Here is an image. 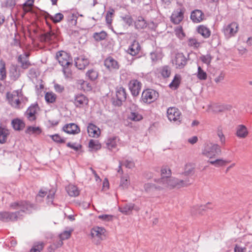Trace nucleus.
Listing matches in <instances>:
<instances>
[{"instance_id":"1","label":"nucleus","mask_w":252,"mask_h":252,"mask_svg":"<svg viewBox=\"0 0 252 252\" xmlns=\"http://www.w3.org/2000/svg\"><path fill=\"white\" fill-rule=\"evenodd\" d=\"M56 59L63 67V72L66 78H70L72 74V60L69 54L64 51L56 53Z\"/></svg>"},{"instance_id":"2","label":"nucleus","mask_w":252,"mask_h":252,"mask_svg":"<svg viewBox=\"0 0 252 252\" xmlns=\"http://www.w3.org/2000/svg\"><path fill=\"white\" fill-rule=\"evenodd\" d=\"M163 180H159V185L157 187L158 188L161 189L180 188L189 185V180H179L171 177V176L169 178H163Z\"/></svg>"},{"instance_id":"3","label":"nucleus","mask_w":252,"mask_h":252,"mask_svg":"<svg viewBox=\"0 0 252 252\" xmlns=\"http://www.w3.org/2000/svg\"><path fill=\"white\" fill-rule=\"evenodd\" d=\"M219 150L218 145L212 143H207L204 146L202 150V154L210 158L209 162L216 166H219L220 164V159L217 158V151Z\"/></svg>"},{"instance_id":"4","label":"nucleus","mask_w":252,"mask_h":252,"mask_svg":"<svg viewBox=\"0 0 252 252\" xmlns=\"http://www.w3.org/2000/svg\"><path fill=\"white\" fill-rule=\"evenodd\" d=\"M90 235L92 242L98 245L105 239L106 230L102 227L94 226L91 229Z\"/></svg>"},{"instance_id":"5","label":"nucleus","mask_w":252,"mask_h":252,"mask_svg":"<svg viewBox=\"0 0 252 252\" xmlns=\"http://www.w3.org/2000/svg\"><path fill=\"white\" fill-rule=\"evenodd\" d=\"M158 94L153 89L143 91L141 95V101L145 103L150 104L155 101L158 97Z\"/></svg>"},{"instance_id":"6","label":"nucleus","mask_w":252,"mask_h":252,"mask_svg":"<svg viewBox=\"0 0 252 252\" xmlns=\"http://www.w3.org/2000/svg\"><path fill=\"white\" fill-rule=\"evenodd\" d=\"M168 119L174 122H180L182 119L181 112L175 107L168 108L166 112Z\"/></svg>"},{"instance_id":"7","label":"nucleus","mask_w":252,"mask_h":252,"mask_svg":"<svg viewBox=\"0 0 252 252\" xmlns=\"http://www.w3.org/2000/svg\"><path fill=\"white\" fill-rule=\"evenodd\" d=\"M187 59L181 53H177L172 60L173 65L177 69H182L187 64Z\"/></svg>"},{"instance_id":"8","label":"nucleus","mask_w":252,"mask_h":252,"mask_svg":"<svg viewBox=\"0 0 252 252\" xmlns=\"http://www.w3.org/2000/svg\"><path fill=\"white\" fill-rule=\"evenodd\" d=\"M7 96L9 103L13 107L16 108L20 107V99L22 98L21 92L15 91L11 93H7Z\"/></svg>"},{"instance_id":"9","label":"nucleus","mask_w":252,"mask_h":252,"mask_svg":"<svg viewBox=\"0 0 252 252\" xmlns=\"http://www.w3.org/2000/svg\"><path fill=\"white\" fill-rule=\"evenodd\" d=\"M33 207V205L26 201H20L11 203L10 208L12 210H19L25 212L31 210Z\"/></svg>"},{"instance_id":"10","label":"nucleus","mask_w":252,"mask_h":252,"mask_svg":"<svg viewBox=\"0 0 252 252\" xmlns=\"http://www.w3.org/2000/svg\"><path fill=\"white\" fill-rule=\"evenodd\" d=\"M239 25L238 23L233 22L223 29V33L226 38L234 36L238 32Z\"/></svg>"},{"instance_id":"11","label":"nucleus","mask_w":252,"mask_h":252,"mask_svg":"<svg viewBox=\"0 0 252 252\" xmlns=\"http://www.w3.org/2000/svg\"><path fill=\"white\" fill-rule=\"evenodd\" d=\"M88 98L83 94H78L74 96L73 103L77 108H83L88 106Z\"/></svg>"},{"instance_id":"12","label":"nucleus","mask_w":252,"mask_h":252,"mask_svg":"<svg viewBox=\"0 0 252 252\" xmlns=\"http://www.w3.org/2000/svg\"><path fill=\"white\" fill-rule=\"evenodd\" d=\"M128 89L133 96L139 95L142 88V83L137 79H132L128 83Z\"/></svg>"},{"instance_id":"13","label":"nucleus","mask_w":252,"mask_h":252,"mask_svg":"<svg viewBox=\"0 0 252 252\" xmlns=\"http://www.w3.org/2000/svg\"><path fill=\"white\" fill-rule=\"evenodd\" d=\"M104 65L107 69L110 71L118 70L120 67L118 62L112 57H108L105 59Z\"/></svg>"},{"instance_id":"14","label":"nucleus","mask_w":252,"mask_h":252,"mask_svg":"<svg viewBox=\"0 0 252 252\" xmlns=\"http://www.w3.org/2000/svg\"><path fill=\"white\" fill-rule=\"evenodd\" d=\"M184 10L183 8H178L175 10L171 17L170 20L174 24H180L184 19Z\"/></svg>"},{"instance_id":"15","label":"nucleus","mask_w":252,"mask_h":252,"mask_svg":"<svg viewBox=\"0 0 252 252\" xmlns=\"http://www.w3.org/2000/svg\"><path fill=\"white\" fill-rule=\"evenodd\" d=\"M39 110V107L37 104L31 105L26 112L28 120L31 122L35 121Z\"/></svg>"},{"instance_id":"16","label":"nucleus","mask_w":252,"mask_h":252,"mask_svg":"<svg viewBox=\"0 0 252 252\" xmlns=\"http://www.w3.org/2000/svg\"><path fill=\"white\" fill-rule=\"evenodd\" d=\"M210 204H211L208 203L205 205H194L190 208V213L194 217L202 216L205 212L207 206Z\"/></svg>"},{"instance_id":"17","label":"nucleus","mask_w":252,"mask_h":252,"mask_svg":"<svg viewBox=\"0 0 252 252\" xmlns=\"http://www.w3.org/2000/svg\"><path fill=\"white\" fill-rule=\"evenodd\" d=\"M116 96L118 101V104L121 105L122 102L126 99V89L123 87H117L116 89Z\"/></svg>"},{"instance_id":"18","label":"nucleus","mask_w":252,"mask_h":252,"mask_svg":"<svg viewBox=\"0 0 252 252\" xmlns=\"http://www.w3.org/2000/svg\"><path fill=\"white\" fill-rule=\"evenodd\" d=\"M73 231V229H70L68 231H64L60 235V240L59 242L57 244H54L51 247H54V249H57L62 247L63 245V241L69 239Z\"/></svg>"},{"instance_id":"19","label":"nucleus","mask_w":252,"mask_h":252,"mask_svg":"<svg viewBox=\"0 0 252 252\" xmlns=\"http://www.w3.org/2000/svg\"><path fill=\"white\" fill-rule=\"evenodd\" d=\"M190 19L193 23H198L205 19V15L201 10L196 9L191 12Z\"/></svg>"},{"instance_id":"20","label":"nucleus","mask_w":252,"mask_h":252,"mask_svg":"<svg viewBox=\"0 0 252 252\" xmlns=\"http://www.w3.org/2000/svg\"><path fill=\"white\" fill-rule=\"evenodd\" d=\"M19 212L9 213L8 212H0V220L4 221L15 220L17 218V213Z\"/></svg>"},{"instance_id":"21","label":"nucleus","mask_w":252,"mask_h":252,"mask_svg":"<svg viewBox=\"0 0 252 252\" xmlns=\"http://www.w3.org/2000/svg\"><path fill=\"white\" fill-rule=\"evenodd\" d=\"M76 66L79 69H84L89 64V61L88 58L83 56H80L75 59Z\"/></svg>"},{"instance_id":"22","label":"nucleus","mask_w":252,"mask_h":252,"mask_svg":"<svg viewBox=\"0 0 252 252\" xmlns=\"http://www.w3.org/2000/svg\"><path fill=\"white\" fill-rule=\"evenodd\" d=\"M140 49L141 47L139 42L135 40L129 46L127 51L131 55L135 56L139 53Z\"/></svg>"},{"instance_id":"23","label":"nucleus","mask_w":252,"mask_h":252,"mask_svg":"<svg viewBox=\"0 0 252 252\" xmlns=\"http://www.w3.org/2000/svg\"><path fill=\"white\" fill-rule=\"evenodd\" d=\"M172 174L171 170L170 167L167 165H162L160 169V179L158 180H163V178H169Z\"/></svg>"},{"instance_id":"24","label":"nucleus","mask_w":252,"mask_h":252,"mask_svg":"<svg viewBox=\"0 0 252 252\" xmlns=\"http://www.w3.org/2000/svg\"><path fill=\"white\" fill-rule=\"evenodd\" d=\"M9 134L10 132L8 129L5 127H0V143H5Z\"/></svg>"},{"instance_id":"25","label":"nucleus","mask_w":252,"mask_h":252,"mask_svg":"<svg viewBox=\"0 0 252 252\" xmlns=\"http://www.w3.org/2000/svg\"><path fill=\"white\" fill-rule=\"evenodd\" d=\"M134 26L136 29L142 30L147 27V23L143 17L139 16L134 22Z\"/></svg>"},{"instance_id":"26","label":"nucleus","mask_w":252,"mask_h":252,"mask_svg":"<svg viewBox=\"0 0 252 252\" xmlns=\"http://www.w3.org/2000/svg\"><path fill=\"white\" fill-rule=\"evenodd\" d=\"M89 150L91 152H95L101 148V145L98 141L91 139L88 144Z\"/></svg>"},{"instance_id":"27","label":"nucleus","mask_w":252,"mask_h":252,"mask_svg":"<svg viewBox=\"0 0 252 252\" xmlns=\"http://www.w3.org/2000/svg\"><path fill=\"white\" fill-rule=\"evenodd\" d=\"M25 56L26 58H28L29 55L26 54H25ZM18 61L19 63H21V67L24 69L28 68L32 65L29 60L27 59H24L23 56L21 55L18 57Z\"/></svg>"},{"instance_id":"28","label":"nucleus","mask_w":252,"mask_h":252,"mask_svg":"<svg viewBox=\"0 0 252 252\" xmlns=\"http://www.w3.org/2000/svg\"><path fill=\"white\" fill-rule=\"evenodd\" d=\"M159 183V180H156L155 183H148L144 185V189L147 192H150L154 190H161L157 188Z\"/></svg>"},{"instance_id":"29","label":"nucleus","mask_w":252,"mask_h":252,"mask_svg":"<svg viewBox=\"0 0 252 252\" xmlns=\"http://www.w3.org/2000/svg\"><path fill=\"white\" fill-rule=\"evenodd\" d=\"M142 119V116L137 112H130L127 116L128 121L138 122Z\"/></svg>"},{"instance_id":"30","label":"nucleus","mask_w":252,"mask_h":252,"mask_svg":"<svg viewBox=\"0 0 252 252\" xmlns=\"http://www.w3.org/2000/svg\"><path fill=\"white\" fill-rule=\"evenodd\" d=\"M181 81V76L179 74H176L172 81L169 85V87L170 88L173 90L177 89L179 86Z\"/></svg>"},{"instance_id":"31","label":"nucleus","mask_w":252,"mask_h":252,"mask_svg":"<svg viewBox=\"0 0 252 252\" xmlns=\"http://www.w3.org/2000/svg\"><path fill=\"white\" fill-rule=\"evenodd\" d=\"M88 132L90 136L94 138L98 137L101 133L98 127H88Z\"/></svg>"},{"instance_id":"32","label":"nucleus","mask_w":252,"mask_h":252,"mask_svg":"<svg viewBox=\"0 0 252 252\" xmlns=\"http://www.w3.org/2000/svg\"><path fill=\"white\" fill-rule=\"evenodd\" d=\"M249 134V131L247 127H237L236 135L240 138L246 137Z\"/></svg>"},{"instance_id":"33","label":"nucleus","mask_w":252,"mask_h":252,"mask_svg":"<svg viewBox=\"0 0 252 252\" xmlns=\"http://www.w3.org/2000/svg\"><path fill=\"white\" fill-rule=\"evenodd\" d=\"M7 76L6 64L5 62L2 60H0V80L1 81L4 80Z\"/></svg>"},{"instance_id":"34","label":"nucleus","mask_w":252,"mask_h":252,"mask_svg":"<svg viewBox=\"0 0 252 252\" xmlns=\"http://www.w3.org/2000/svg\"><path fill=\"white\" fill-rule=\"evenodd\" d=\"M56 35L55 33L52 31L48 32L44 34L41 35L40 39L42 41L44 42H50L54 40L56 38Z\"/></svg>"},{"instance_id":"35","label":"nucleus","mask_w":252,"mask_h":252,"mask_svg":"<svg viewBox=\"0 0 252 252\" xmlns=\"http://www.w3.org/2000/svg\"><path fill=\"white\" fill-rule=\"evenodd\" d=\"M197 32L205 38L209 37L211 34V32L209 29L204 25H200L198 26Z\"/></svg>"},{"instance_id":"36","label":"nucleus","mask_w":252,"mask_h":252,"mask_svg":"<svg viewBox=\"0 0 252 252\" xmlns=\"http://www.w3.org/2000/svg\"><path fill=\"white\" fill-rule=\"evenodd\" d=\"M66 189L68 194L71 196H76L79 194L77 188L73 185H69L66 188Z\"/></svg>"},{"instance_id":"37","label":"nucleus","mask_w":252,"mask_h":252,"mask_svg":"<svg viewBox=\"0 0 252 252\" xmlns=\"http://www.w3.org/2000/svg\"><path fill=\"white\" fill-rule=\"evenodd\" d=\"M45 99L48 103H53L57 99V95L53 92H48L45 94Z\"/></svg>"},{"instance_id":"38","label":"nucleus","mask_w":252,"mask_h":252,"mask_svg":"<svg viewBox=\"0 0 252 252\" xmlns=\"http://www.w3.org/2000/svg\"><path fill=\"white\" fill-rule=\"evenodd\" d=\"M45 246V244L42 242H35L30 252H41Z\"/></svg>"},{"instance_id":"39","label":"nucleus","mask_w":252,"mask_h":252,"mask_svg":"<svg viewBox=\"0 0 252 252\" xmlns=\"http://www.w3.org/2000/svg\"><path fill=\"white\" fill-rule=\"evenodd\" d=\"M159 72L163 78H168L171 74V70L168 66L165 65L160 68Z\"/></svg>"},{"instance_id":"40","label":"nucleus","mask_w":252,"mask_h":252,"mask_svg":"<svg viewBox=\"0 0 252 252\" xmlns=\"http://www.w3.org/2000/svg\"><path fill=\"white\" fill-rule=\"evenodd\" d=\"M34 3V0H27L23 5V9L25 12H29L32 10Z\"/></svg>"},{"instance_id":"41","label":"nucleus","mask_w":252,"mask_h":252,"mask_svg":"<svg viewBox=\"0 0 252 252\" xmlns=\"http://www.w3.org/2000/svg\"><path fill=\"white\" fill-rule=\"evenodd\" d=\"M63 130L70 134H76L80 132L79 127H63Z\"/></svg>"},{"instance_id":"42","label":"nucleus","mask_w":252,"mask_h":252,"mask_svg":"<svg viewBox=\"0 0 252 252\" xmlns=\"http://www.w3.org/2000/svg\"><path fill=\"white\" fill-rule=\"evenodd\" d=\"M78 84L80 86L81 89L84 91H90L92 90L91 85L90 83L84 80H79L78 81Z\"/></svg>"},{"instance_id":"43","label":"nucleus","mask_w":252,"mask_h":252,"mask_svg":"<svg viewBox=\"0 0 252 252\" xmlns=\"http://www.w3.org/2000/svg\"><path fill=\"white\" fill-rule=\"evenodd\" d=\"M194 167L193 164L191 163H188L186 164L184 169L183 174L185 176H189L192 175L193 173Z\"/></svg>"},{"instance_id":"44","label":"nucleus","mask_w":252,"mask_h":252,"mask_svg":"<svg viewBox=\"0 0 252 252\" xmlns=\"http://www.w3.org/2000/svg\"><path fill=\"white\" fill-rule=\"evenodd\" d=\"M118 141V139L116 137L108 139L106 143L108 148L111 150L115 148Z\"/></svg>"},{"instance_id":"45","label":"nucleus","mask_w":252,"mask_h":252,"mask_svg":"<svg viewBox=\"0 0 252 252\" xmlns=\"http://www.w3.org/2000/svg\"><path fill=\"white\" fill-rule=\"evenodd\" d=\"M196 76L200 80H205L207 78V74L206 72L204 71L200 66H199L197 68Z\"/></svg>"},{"instance_id":"46","label":"nucleus","mask_w":252,"mask_h":252,"mask_svg":"<svg viewBox=\"0 0 252 252\" xmlns=\"http://www.w3.org/2000/svg\"><path fill=\"white\" fill-rule=\"evenodd\" d=\"M48 18L51 20L54 23L61 22L63 18V15L61 13L56 14L54 16L49 15Z\"/></svg>"},{"instance_id":"47","label":"nucleus","mask_w":252,"mask_h":252,"mask_svg":"<svg viewBox=\"0 0 252 252\" xmlns=\"http://www.w3.org/2000/svg\"><path fill=\"white\" fill-rule=\"evenodd\" d=\"M86 76L90 80L94 81L97 79L98 77V72L95 70L91 69L87 72Z\"/></svg>"},{"instance_id":"48","label":"nucleus","mask_w":252,"mask_h":252,"mask_svg":"<svg viewBox=\"0 0 252 252\" xmlns=\"http://www.w3.org/2000/svg\"><path fill=\"white\" fill-rule=\"evenodd\" d=\"M26 132L29 134L37 135L41 132L39 127H28Z\"/></svg>"},{"instance_id":"49","label":"nucleus","mask_w":252,"mask_h":252,"mask_svg":"<svg viewBox=\"0 0 252 252\" xmlns=\"http://www.w3.org/2000/svg\"><path fill=\"white\" fill-rule=\"evenodd\" d=\"M10 76L14 80H17L20 76V74L18 71L17 66L13 65L10 70Z\"/></svg>"},{"instance_id":"50","label":"nucleus","mask_w":252,"mask_h":252,"mask_svg":"<svg viewBox=\"0 0 252 252\" xmlns=\"http://www.w3.org/2000/svg\"><path fill=\"white\" fill-rule=\"evenodd\" d=\"M107 36V33L105 32H101L99 33L95 32L94 34V37L96 40L100 41L104 40Z\"/></svg>"},{"instance_id":"51","label":"nucleus","mask_w":252,"mask_h":252,"mask_svg":"<svg viewBox=\"0 0 252 252\" xmlns=\"http://www.w3.org/2000/svg\"><path fill=\"white\" fill-rule=\"evenodd\" d=\"M188 45L190 47L198 48L201 45V42H199L195 38H189L188 40Z\"/></svg>"},{"instance_id":"52","label":"nucleus","mask_w":252,"mask_h":252,"mask_svg":"<svg viewBox=\"0 0 252 252\" xmlns=\"http://www.w3.org/2000/svg\"><path fill=\"white\" fill-rule=\"evenodd\" d=\"M225 155L224 154L223 158L221 159V167L223 166H226L230 163L233 159V157L232 154L230 155L228 158H225Z\"/></svg>"},{"instance_id":"53","label":"nucleus","mask_w":252,"mask_h":252,"mask_svg":"<svg viewBox=\"0 0 252 252\" xmlns=\"http://www.w3.org/2000/svg\"><path fill=\"white\" fill-rule=\"evenodd\" d=\"M50 136L52 138V140L56 143H63L65 142V140L58 134L52 135Z\"/></svg>"},{"instance_id":"54","label":"nucleus","mask_w":252,"mask_h":252,"mask_svg":"<svg viewBox=\"0 0 252 252\" xmlns=\"http://www.w3.org/2000/svg\"><path fill=\"white\" fill-rule=\"evenodd\" d=\"M67 146L75 151H78L82 148V145L79 144L72 143L69 142L67 144Z\"/></svg>"},{"instance_id":"55","label":"nucleus","mask_w":252,"mask_h":252,"mask_svg":"<svg viewBox=\"0 0 252 252\" xmlns=\"http://www.w3.org/2000/svg\"><path fill=\"white\" fill-rule=\"evenodd\" d=\"M200 59L203 63L209 64L211 62L212 58L210 55H206L201 56Z\"/></svg>"},{"instance_id":"56","label":"nucleus","mask_w":252,"mask_h":252,"mask_svg":"<svg viewBox=\"0 0 252 252\" xmlns=\"http://www.w3.org/2000/svg\"><path fill=\"white\" fill-rule=\"evenodd\" d=\"M176 35L179 38H182L185 36V33L183 32V28L181 27L177 28L175 30Z\"/></svg>"},{"instance_id":"57","label":"nucleus","mask_w":252,"mask_h":252,"mask_svg":"<svg viewBox=\"0 0 252 252\" xmlns=\"http://www.w3.org/2000/svg\"><path fill=\"white\" fill-rule=\"evenodd\" d=\"M11 125L12 126H24L25 125V124L21 119H15L12 121Z\"/></svg>"},{"instance_id":"58","label":"nucleus","mask_w":252,"mask_h":252,"mask_svg":"<svg viewBox=\"0 0 252 252\" xmlns=\"http://www.w3.org/2000/svg\"><path fill=\"white\" fill-rule=\"evenodd\" d=\"M55 91L58 93H62L64 91V87L63 85L55 83L54 85Z\"/></svg>"},{"instance_id":"59","label":"nucleus","mask_w":252,"mask_h":252,"mask_svg":"<svg viewBox=\"0 0 252 252\" xmlns=\"http://www.w3.org/2000/svg\"><path fill=\"white\" fill-rule=\"evenodd\" d=\"M123 20L125 24L128 26L131 25L133 22V19L130 16L126 15L123 18Z\"/></svg>"},{"instance_id":"60","label":"nucleus","mask_w":252,"mask_h":252,"mask_svg":"<svg viewBox=\"0 0 252 252\" xmlns=\"http://www.w3.org/2000/svg\"><path fill=\"white\" fill-rule=\"evenodd\" d=\"M113 11H109L107 13L106 15V21L107 23L110 24L112 21V16L113 15Z\"/></svg>"},{"instance_id":"61","label":"nucleus","mask_w":252,"mask_h":252,"mask_svg":"<svg viewBox=\"0 0 252 252\" xmlns=\"http://www.w3.org/2000/svg\"><path fill=\"white\" fill-rule=\"evenodd\" d=\"M129 184V181L127 177H123L121 179V186L123 188H126Z\"/></svg>"},{"instance_id":"62","label":"nucleus","mask_w":252,"mask_h":252,"mask_svg":"<svg viewBox=\"0 0 252 252\" xmlns=\"http://www.w3.org/2000/svg\"><path fill=\"white\" fill-rule=\"evenodd\" d=\"M98 218L104 221H109L112 220V216L109 215H102L98 216Z\"/></svg>"},{"instance_id":"63","label":"nucleus","mask_w":252,"mask_h":252,"mask_svg":"<svg viewBox=\"0 0 252 252\" xmlns=\"http://www.w3.org/2000/svg\"><path fill=\"white\" fill-rule=\"evenodd\" d=\"M125 164L126 166L129 168H132L134 166V163L132 161L126 160Z\"/></svg>"},{"instance_id":"64","label":"nucleus","mask_w":252,"mask_h":252,"mask_svg":"<svg viewBox=\"0 0 252 252\" xmlns=\"http://www.w3.org/2000/svg\"><path fill=\"white\" fill-rule=\"evenodd\" d=\"M246 248H242L238 245H236L234 248V252H245Z\"/></svg>"}]
</instances>
